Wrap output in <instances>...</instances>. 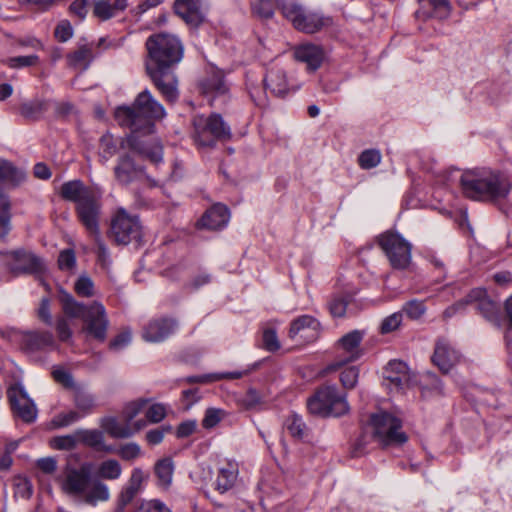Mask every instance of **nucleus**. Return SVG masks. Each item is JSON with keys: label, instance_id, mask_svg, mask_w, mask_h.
<instances>
[{"label": "nucleus", "instance_id": "49", "mask_svg": "<svg viewBox=\"0 0 512 512\" xmlns=\"http://www.w3.org/2000/svg\"><path fill=\"white\" fill-rule=\"evenodd\" d=\"M225 415V411L219 408H208L202 419V426L205 429H212L220 423Z\"/></svg>", "mask_w": 512, "mask_h": 512}, {"label": "nucleus", "instance_id": "35", "mask_svg": "<svg viewBox=\"0 0 512 512\" xmlns=\"http://www.w3.org/2000/svg\"><path fill=\"white\" fill-rule=\"evenodd\" d=\"M26 178V173L16 168L11 162L0 158V182L16 186Z\"/></svg>", "mask_w": 512, "mask_h": 512}, {"label": "nucleus", "instance_id": "63", "mask_svg": "<svg viewBox=\"0 0 512 512\" xmlns=\"http://www.w3.org/2000/svg\"><path fill=\"white\" fill-rule=\"evenodd\" d=\"M39 319L47 325L52 324V316L50 313V301L48 298L41 300L40 306L37 311Z\"/></svg>", "mask_w": 512, "mask_h": 512}, {"label": "nucleus", "instance_id": "28", "mask_svg": "<svg viewBox=\"0 0 512 512\" xmlns=\"http://www.w3.org/2000/svg\"><path fill=\"white\" fill-rule=\"evenodd\" d=\"M193 139L199 147H213L212 124L210 116L195 115L192 118Z\"/></svg>", "mask_w": 512, "mask_h": 512}, {"label": "nucleus", "instance_id": "9", "mask_svg": "<svg viewBox=\"0 0 512 512\" xmlns=\"http://www.w3.org/2000/svg\"><path fill=\"white\" fill-rule=\"evenodd\" d=\"M370 426L371 438L383 447L402 445L408 439L406 433L402 431V421L390 413L373 414L370 417Z\"/></svg>", "mask_w": 512, "mask_h": 512}, {"label": "nucleus", "instance_id": "43", "mask_svg": "<svg viewBox=\"0 0 512 512\" xmlns=\"http://www.w3.org/2000/svg\"><path fill=\"white\" fill-rule=\"evenodd\" d=\"M77 444V430L73 434L57 436L50 440V446L57 450H72Z\"/></svg>", "mask_w": 512, "mask_h": 512}, {"label": "nucleus", "instance_id": "44", "mask_svg": "<svg viewBox=\"0 0 512 512\" xmlns=\"http://www.w3.org/2000/svg\"><path fill=\"white\" fill-rule=\"evenodd\" d=\"M402 312H404L408 318L418 320L425 314L426 306L424 301L412 299L403 305Z\"/></svg>", "mask_w": 512, "mask_h": 512}, {"label": "nucleus", "instance_id": "41", "mask_svg": "<svg viewBox=\"0 0 512 512\" xmlns=\"http://www.w3.org/2000/svg\"><path fill=\"white\" fill-rule=\"evenodd\" d=\"M285 427L292 437L296 439H303L306 424L301 416L297 414L290 415L285 421Z\"/></svg>", "mask_w": 512, "mask_h": 512}, {"label": "nucleus", "instance_id": "51", "mask_svg": "<svg viewBox=\"0 0 512 512\" xmlns=\"http://www.w3.org/2000/svg\"><path fill=\"white\" fill-rule=\"evenodd\" d=\"M263 348L269 352H275L280 349V342L275 329L268 328L262 335Z\"/></svg>", "mask_w": 512, "mask_h": 512}, {"label": "nucleus", "instance_id": "6", "mask_svg": "<svg viewBox=\"0 0 512 512\" xmlns=\"http://www.w3.org/2000/svg\"><path fill=\"white\" fill-rule=\"evenodd\" d=\"M306 405L310 414L320 418L342 417L350 411L347 394L335 384L318 387L307 399Z\"/></svg>", "mask_w": 512, "mask_h": 512}, {"label": "nucleus", "instance_id": "37", "mask_svg": "<svg viewBox=\"0 0 512 512\" xmlns=\"http://www.w3.org/2000/svg\"><path fill=\"white\" fill-rule=\"evenodd\" d=\"M136 174V167L133 160L125 155L120 158L118 165L115 167V176L121 183H129Z\"/></svg>", "mask_w": 512, "mask_h": 512}, {"label": "nucleus", "instance_id": "13", "mask_svg": "<svg viewBox=\"0 0 512 512\" xmlns=\"http://www.w3.org/2000/svg\"><path fill=\"white\" fill-rule=\"evenodd\" d=\"M467 305H472L474 309L487 322L500 328L502 322L501 306L494 301L485 289H472L465 297Z\"/></svg>", "mask_w": 512, "mask_h": 512}, {"label": "nucleus", "instance_id": "33", "mask_svg": "<svg viewBox=\"0 0 512 512\" xmlns=\"http://www.w3.org/2000/svg\"><path fill=\"white\" fill-rule=\"evenodd\" d=\"M73 403L82 417L91 414L96 407L94 395L84 385L77 386L73 390Z\"/></svg>", "mask_w": 512, "mask_h": 512}, {"label": "nucleus", "instance_id": "39", "mask_svg": "<svg viewBox=\"0 0 512 512\" xmlns=\"http://www.w3.org/2000/svg\"><path fill=\"white\" fill-rule=\"evenodd\" d=\"M10 200L4 193L0 192V238L5 237L10 230Z\"/></svg>", "mask_w": 512, "mask_h": 512}, {"label": "nucleus", "instance_id": "18", "mask_svg": "<svg viewBox=\"0 0 512 512\" xmlns=\"http://www.w3.org/2000/svg\"><path fill=\"white\" fill-rule=\"evenodd\" d=\"M431 360L443 374H448L460 362L461 354L446 338H438Z\"/></svg>", "mask_w": 512, "mask_h": 512}, {"label": "nucleus", "instance_id": "53", "mask_svg": "<svg viewBox=\"0 0 512 512\" xmlns=\"http://www.w3.org/2000/svg\"><path fill=\"white\" fill-rule=\"evenodd\" d=\"M58 266L63 271H70L76 266V256L73 249H65L60 252Z\"/></svg>", "mask_w": 512, "mask_h": 512}, {"label": "nucleus", "instance_id": "42", "mask_svg": "<svg viewBox=\"0 0 512 512\" xmlns=\"http://www.w3.org/2000/svg\"><path fill=\"white\" fill-rule=\"evenodd\" d=\"M381 162V153L377 149H367L361 152L358 157L359 166L369 170L378 166Z\"/></svg>", "mask_w": 512, "mask_h": 512}, {"label": "nucleus", "instance_id": "26", "mask_svg": "<svg viewBox=\"0 0 512 512\" xmlns=\"http://www.w3.org/2000/svg\"><path fill=\"white\" fill-rule=\"evenodd\" d=\"M264 86L273 96L280 98H284L290 91L286 72L276 67L271 68L266 73Z\"/></svg>", "mask_w": 512, "mask_h": 512}, {"label": "nucleus", "instance_id": "31", "mask_svg": "<svg viewBox=\"0 0 512 512\" xmlns=\"http://www.w3.org/2000/svg\"><path fill=\"white\" fill-rule=\"evenodd\" d=\"M127 6V0H99L94 3L93 14L106 21L123 12Z\"/></svg>", "mask_w": 512, "mask_h": 512}, {"label": "nucleus", "instance_id": "25", "mask_svg": "<svg viewBox=\"0 0 512 512\" xmlns=\"http://www.w3.org/2000/svg\"><path fill=\"white\" fill-rule=\"evenodd\" d=\"M149 473L140 468H134L127 484L119 495V505L125 507L142 490L143 483L148 479Z\"/></svg>", "mask_w": 512, "mask_h": 512}, {"label": "nucleus", "instance_id": "54", "mask_svg": "<svg viewBox=\"0 0 512 512\" xmlns=\"http://www.w3.org/2000/svg\"><path fill=\"white\" fill-rule=\"evenodd\" d=\"M402 323V312H395L386 318L381 323L380 331L382 334H387L395 331Z\"/></svg>", "mask_w": 512, "mask_h": 512}, {"label": "nucleus", "instance_id": "3", "mask_svg": "<svg viewBox=\"0 0 512 512\" xmlns=\"http://www.w3.org/2000/svg\"><path fill=\"white\" fill-rule=\"evenodd\" d=\"M160 421V404H150L148 400H140L127 404L121 420L107 416L100 420L103 432L116 439L129 438L150 423Z\"/></svg>", "mask_w": 512, "mask_h": 512}, {"label": "nucleus", "instance_id": "64", "mask_svg": "<svg viewBox=\"0 0 512 512\" xmlns=\"http://www.w3.org/2000/svg\"><path fill=\"white\" fill-rule=\"evenodd\" d=\"M73 35V30L68 22H61L55 28V36L59 41L65 42Z\"/></svg>", "mask_w": 512, "mask_h": 512}, {"label": "nucleus", "instance_id": "36", "mask_svg": "<svg viewBox=\"0 0 512 512\" xmlns=\"http://www.w3.org/2000/svg\"><path fill=\"white\" fill-rule=\"evenodd\" d=\"M210 120L212 124L213 146H215L217 140H228L231 138L230 126L223 120L220 114L212 113Z\"/></svg>", "mask_w": 512, "mask_h": 512}, {"label": "nucleus", "instance_id": "24", "mask_svg": "<svg viewBox=\"0 0 512 512\" xmlns=\"http://www.w3.org/2000/svg\"><path fill=\"white\" fill-rule=\"evenodd\" d=\"M324 56L323 48L313 43L299 45L294 50L295 59L305 63L307 68L312 72L321 67Z\"/></svg>", "mask_w": 512, "mask_h": 512}, {"label": "nucleus", "instance_id": "50", "mask_svg": "<svg viewBox=\"0 0 512 512\" xmlns=\"http://www.w3.org/2000/svg\"><path fill=\"white\" fill-rule=\"evenodd\" d=\"M53 378L56 382L63 385L67 389L75 390V387L80 386L81 384H76L74 379L67 370L62 368L54 369L52 372Z\"/></svg>", "mask_w": 512, "mask_h": 512}, {"label": "nucleus", "instance_id": "7", "mask_svg": "<svg viewBox=\"0 0 512 512\" xmlns=\"http://www.w3.org/2000/svg\"><path fill=\"white\" fill-rule=\"evenodd\" d=\"M184 46L174 34L162 32V96L170 103L179 98L177 77L168 70L183 58Z\"/></svg>", "mask_w": 512, "mask_h": 512}, {"label": "nucleus", "instance_id": "29", "mask_svg": "<svg viewBox=\"0 0 512 512\" xmlns=\"http://www.w3.org/2000/svg\"><path fill=\"white\" fill-rule=\"evenodd\" d=\"M239 474L238 464L227 461L219 469L214 481L215 490L223 494L233 488Z\"/></svg>", "mask_w": 512, "mask_h": 512}, {"label": "nucleus", "instance_id": "2", "mask_svg": "<svg viewBox=\"0 0 512 512\" xmlns=\"http://www.w3.org/2000/svg\"><path fill=\"white\" fill-rule=\"evenodd\" d=\"M465 197L482 202H501L508 198L512 180L508 174L488 167L465 171L460 177Z\"/></svg>", "mask_w": 512, "mask_h": 512}, {"label": "nucleus", "instance_id": "57", "mask_svg": "<svg viewBox=\"0 0 512 512\" xmlns=\"http://www.w3.org/2000/svg\"><path fill=\"white\" fill-rule=\"evenodd\" d=\"M37 55L16 56L8 59V65L11 68H22L33 66L38 62Z\"/></svg>", "mask_w": 512, "mask_h": 512}, {"label": "nucleus", "instance_id": "23", "mask_svg": "<svg viewBox=\"0 0 512 512\" xmlns=\"http://www.w3.org/2000/svg\"><path fill=\"white\" fill-rule=\"evenodd\" d=\"M11 255L14 259L11 269L16 275L20 273L40 274L45 270L42 259L31 252L17 250Z\"/></svg>", "mask_w": 512, "mask_h": 512}, {"label": "nucleus", "instance_id": "48", "mask_svg": "<svg viewBox=\"0 0 512 512\" xmlns=\"http://www.w3.org/2000/svg\"><path fill=\"white\" fill-rule=\"evenodd\" d=\"M83 418L76 410L59 413L56 415L52 423L57 428L67 427Z\"/></svg>", "mask_w": 512, "mask_h": 512}, {"label": "nucleus", "instance_id": "10", "mask_svg": "<svg viewBox=\"0 0 512 512\" xmlns=\"http://www.w3.org/2000/svg\"><path fill=\"white\" fill-rule=\"evenodd\" d=\"M377 243L393 269L405 270L409 267L412 245L401 234L386 231L377 237Z\"/></svg>", "mask_w": 512, "mask_h": 512}, {"label": "nucleus", "instance_id": "60", "mask_svg": "<svg viewBox=\"0 0 512 512\" xmlns=\"http://www.w3.org/2000/svg\"><path fill=\"white\" fill-rule=\"evenodd\" d=\"M174 466L171 458L162 459V485L168 487L172 482Z\"/></svg>", "mask_w": 512, "mask_h": 512}, {"label": "nucleus", "instance_id": "1", "mask_svg": "<svg viewBox=\"0 0 512 512\" xmlns=\"http://www.w3.org/2000/svg\"><path fill=\"white\" fill-rule=\"evenodd\" d=\"M157 102L148 90L141 92L132 106H121L115 110V119L119 125L131 130L127 138L129 147L148 156L157 163L152 151L158 146L155 127Z\"/></svg>", "mask_w": 512, "mask_h": 512}, {"label": "nucleus", "instance_id": "34", "mask_svg": "<svg viewBox=\"0 0 512 512\" xmlns=\"http://www.w3.org/2000/svg\"><path fill=\"white\" fill-rule=\"evenodd\" d=\"M94 55L92 48L88 45H82L76 50L70 52L66 59L70 67L85 71L93 61Z\"/></svg>", "mask_w": 512, "mask_h": 512}, {"label": "nucleus", "instance_id": "4", "mask_svg": "<svg viewBox=\"0 0 512 512\" xmlns=\"http://www.w3.org/2000/svg\"><path fill=\"white\" fill-rule=\"evenodd\" d=\"M92 470L93 464L90 462L82 463L78 468L68 466L59 478L62 491L80 497L85 503L93 506L107 501L110 498L109 488L99 480H92Z\"/></svg>", "mask_w": 512, "mask_h": 512}, {"label": "nucleus", "instance_id": "8", "mask_svg": "<svg viewBox=\"0 0 512 512\" xmlns=\"http://www.w3.org/2000/svg\"><path fill=\"white\" fill-rule=\"evenodd\" d=\"M278 8L285 19L299 32L315 34L333 25V18L322 12L308 10L297 2L280 1Z\"/></svg>", "mask_w": 512, "mask_h": 512}, {"label": "nucleus", "instance_id": "55", "mask_svg": "<svg viewBox=\"0 0 512 512\" xmlns=\"http://www.w3.org/2000/svg\"><path fill=\"white\" fill-rule=\"evenodd\" d=\"M253 13L261 19H271L274 15V10L271 1L259 0L253 6Z\"/></svg>", "mask_w": 512, "mask_h": 512}, {"label": "nucleus", "instance_id": "56", "mask_svg": "<svg viewBox=\"0 0 512 512\" xmlns=\"http://www.w3.org/2000/svg\"><path fill=\"white\" fill-rule=\"evenodd\" d=\"M132 340V334L129 330L122 331L109 344V348L113 351H121L126 348Z\"/></svg>", "mask_w": 512, "mask_h": 512}, {"label": "nucleus", "instance_id": "22", "mask_svg": "<svg viewBox=\"0 0 512 512\" xmlns=\"http://www.w3.org/2000/svg\"><path fill=\"white\" fill-rule=\"evenodd\" d=\"M419 9L415 12V17L422 21L431 18L438 20L447 19L451 14V4L449 0H418Z\"/></svg>", "mask_w": 512, "mask_h": 512}, {"label": "nucleus", "instance_id": "15", "mask_svg": "<svg viewBox=\"0 0 512 512\" xmlns=\"http://www.w3.org/2000/svg\"><path fill=\"white\" fill-rule=\"evenodd\" d=\"M8 398L14 413L25 422H33L37 409L22 384L16 383L8 389Z\"/></svg>", "mask_w": 512, "mask_h": 512}, {"label": "nucleus", "instance_id": "27", "mask_svg": "<svg viewBox=\"0 0 512 512\" xmlns=\"http://www.w3.org/2000/svg\"><path fill=\"white\" fill-rule=\"evenodd\" d=\"M18 337H22L21 349L34 352L46 347H54L55 340L51 332H25L24 334H16Z\"/></svg>", "mask_w": 512, "mask_h": 512}, {"label": "nucleus", "instance_id": "59", "mask_svg": "<svg viewBox=\"0 0 512 512\" xmlns=\"http://www.w3.org/2000/svg\"><path fill=\"white\" fill-rule=\"evenodd\" d=\"M197 428V421L194 419H188L181 422L176 429L177 438H186L192 435Z\"/></svg>", "mask_w": 512, "mask_h": 512}, {"label": "nucleus", "instance_id": "52", "mask_svg": "<svg viewBox=\"0 0 512 512\" xmlns=\"http://www.w3.org/2000/svg\"><path fill=\"white\" fill-rule=\"evenodd\" d=\"M347 306L348 300L343 296H335L328 303L329 311L333 317H343Z\"/></svg>", "mask_w": 512, "mask_h": 512}, {"label": "nucleus", "instance_id": "12", "mask_svg": "<svg viewBox=\"0 0 512 512\" xmlns=\"http://www.w3.org/2000/svg\"><path fill=\"white\" fill-rule=\"evenodd\" d=\"M111 234L118 244L127 245L135 242L140 245L142 241V227L139 219L130 216L124 209L118 210L112 220Z\"/></svg>", "mask_w": 512, "mask_h": 512}, {"label": "nucleus", "instance_id": "11", "mask_svg": "<svg viewBox=\"0 0 512 512\" xmlns=\"http://www.w3.org/2000/svg\"><path fill=\"white\" fill-rule=\"evenodd\" d=\"M364 331L353 330L343 335L336 343L337 355L327 366V371H336L348 363L355 362L364 355L361 343Z\"/></svg>", "mask_w": 512, "mask_h": 512}, {"label": "nucleus", "instance_id": "20", "mask_svg": "<svg viewBox=\"0 0 512 512\" xmlns=\"http://www.w3.org/2000/svg\"><path fill=\"white\" fill-rule=\"evenodd\" d=\"M230 219V211L224 204L217 203L210 207L197 221L198 229L220 230L227 226Z\"/></svg>", "mask_w": 512, "mask_h": 512}, {"label": "nucleus", "instance_id": "21", "mask_svg": "<svg viewBox=\"0 0 512 512\" xmlns=\"http://www.w3.org/2000/svg\"><path fill=\"white\" fill-rule=\"evenodd\" d=\"M146 72L154 85L160 89V34H152L146 41Z\"/></svg>", "mask_w": 512, "mask_h": 512}, {"label": "nucleus", "instance_id": "17", "mask_svg": "<svg viewBox=\"0 0 512 512\" xmlns=\"http://www.w3.org/2000/svg\"><path fill=\"white\" fill-rule=\"evenodd\" d=\"M100 210V196L96 193L76 206V212L80 222L91 235L97 238L99 232Z\"/></svg>", "mask_w": 512, "mask_h": 512}, {"label": "nucleus", "instance_id": "14", "mask_svg": "<svg viewBox=\"0 0 512 512\" xmlns=\"http://www.w3.org/2000/svg\"><path fill=\"white\" fill-rule=\"evenodd\" d=\"M199 92L213 105L217 97L225 96L229 92L225 72L213 64L205 68V75L198 81Z\"/></svg>", "mask_w": 512, "mask_h": 512}, {"label": "nucleus", "instance_id": "46", "mask_svg": "<svg viewBox=\"0 0 512 512\" xmlns=\"http://www.w3.org/2000/svg\"><path fill=\"white\" fill-rule=\"evenodd\" d=\"M142 337L146 342H158L160 339V321L158 319L148 321L143 326Z\"/></svg>", "mask_w": 512, "mask_h": 512}, {"label": "nucleus", "instance_id": "61", "mask_svg": "<svg viewBox=\"0 0 512 512\" xmlns=\"http://www.w3.org/2000/svg\"><path fill=\"white\" fill-rule=\"evenodd\" d=\"M56 331L58 337L61 341H68L72 336V331L70 329L68 321L61 317L56 322Z\"/></svg>", "mask_w": 512, "mask_h": 512}, {"label": "nucleus", "instance_id": "47", "mask_svg": "<svg viewBox=\"0 0 512 512\" xmlns=\"http://www.w3.org/2000/svg\"><path fill=\"white\" fill-rule=\"evenodd\" d=\"M43 109V103L39 100L24 102L20 106V114L26 119H36Z\"/></svg>", "mask_w": 512, "mask_h": 512}, {"label": "nucleus", "instance_id": "58", "mask_svg": "<svg viewBox=\"0 0 512 512\" xmlns=\"http://www.w3.org/2000/svg\"><path fill=\"white\" fill-rule=\"evenodd\" d=\"M117 453L124 460H133L139 457L141 449L136 443H127L122 445Z\"/></svg>", "mask_w": 512, "mask_h": 512}, {"label": "nucleus", "instance_id": "5", "mask_svg": "<svg viewBox=\"0 0 512 512\" xmlns=\"http://www.w3.org/2000/svg\"><path fill=\"white\" fill-rule=\"evenodd\" d=\"M59 301L63 312L71 318L82 319L83 331L97 341L104 342L107 338L109 319L106 309L101 302L94 301L85 305L65 290L59 291Z\"/></svg>", "mask_w": 512, "mask_h": 512}, {"label": "nucleus", "instance_id": "62", "mask_svg": "<svg viewBox=\"0 0 512 512\" xmlns=\"http://www.w3.org/2000/svg\"><path fill=\"white\" fill-rule=\"evenodd\" d=\"M179 328V323L175 318H162V340L173 335Z\"/></svg>", "mask_w": 512, "mask_h": 512}, {"label": "nucleus", "instance_id": "16", "mask_svg": "<svg viewBox=\"0 0 512 512\" xmlns=\"http://www.w3.org/2000/svg\"><path fill=\"white\" fill-rule=\"evenodd\" d=\"M174 12L188 26L198 28L206 21L207 8L203 0H175Z\"/></svg>", "mask_w": 512, "mask_h": 512}, {"label": "nucleus", "instance_id": "40", "mask_svg": "<svg viewBox=\"0 0 512 512\" xmlns=\"http://www.w3.org/2000/svg\"><path fill=\"white\" fill-rule=\"evenodd\" d=\"M74 291L79 297L91 298L96 296L93 280L87 274H81L74 283Z\"/></svg>", "mask_w": 512, "mask_h": 512}, {"label": "nucleus", "instance_id": "19", "mask_svg": "<svg viewBox=\"0 0 512 512\" xmlns=\"http://www.w3.org/2000/svg\"><path fill=\"white\" fill-rule=\"evenodd\" d=\"M320 322L311 315H302L291 322L288 332L289 338L299 339L303 342H313L320 335Z\"/></svg>", "mask_w": 512, "mask_h": 512}, {"label": "nucleus", "instance_id": "45", "mask_svg": "<svg viewBox=\"0 0 512 512\" xmlns=\"http://www.w3.org/2000/svg\"><path fill=\"white\" fill-rule=\"evenodd\" d=\"M359 368L355 365L345 368L340 374V382L345 389L356 387L359 379Z\"/></svg>", "mask_w": 512, "mask_h": 512}, {"label": "nucleus", "instance_id": "30", "mask_svg": "<svg viewBox=\"0 0 512 512\" xmlns=\"http://www.w3.org/2000/svg\"><path fill=\"white\" fill-rule=\"evenodd\" d=\"M61 196L63 199L76 203V206L88 199L95 192L85 186L80 180L65 182L61 186Z\"/></svg>", "mask_w": 512, "mask_h": 512}, {"label": "nucleus", "instance_id": "38", "mask_svg": "<svg viewBox=\"0 0 512 512\" xmlns=\"http://www.w3.org/2000/svg\"><path fill=\"white\" fill-rule=\"evenodd\" d=\"M97 474L102 479L116 480L122 474V467L117 460L108 459L99 464Z\"/></svg>", "mask_w": 512, "mask_h": 512}, {"label": "nucleus", "instance_id": "32", "mask_svg": "<svg viewBox=\"0 0 512 512\" xmlns=\"http://www.w3.org/2000/svg\"><path fill=\"white\" fill-rule=\"evenodd\" d=\"M78 443L94 448L98 451L111 453L114 451L113 446L104 443V432L96 429H78Z\"/></svg>", "mask_w": 512, "mask_h": 512}]
</instances>
